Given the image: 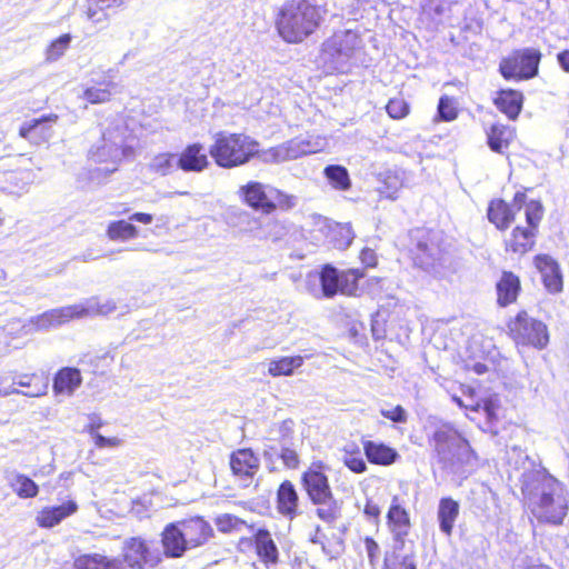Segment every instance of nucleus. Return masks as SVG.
<instances>
[{"label":"nucleus","instance_id":"a19ab883","mask_svg":"<svg viewBox=\"0 0 569 569\" xmlns=\"http://www.w3.org/2000/svg\"><path fill=\"white\" fill-rule=\"evenodd\" d=\"M71 39L69 33H64L51 41L44 51L46 62L52 63L63 57L70 47Z\"/></svg>","mask_w":569,"mask_h":569},{"label":"nucleus","instance_id":"0eeeda50","mask_svg":"<svg viewBox=\"0 0 569 569\" xmlns=\"http://www.w3.org/2000/svg\"><path fill=\"white\" fill-rule=\"evenodd\" d=\"M133 153L128 144L127 128L122 123H116L102 132L100 141L89 150V158L97 163H104V172L112 173L126 157Z\"/></svg>","mask_w":569,"mask_h":569},{"label":"nucleus","instance_id":"c03bdc74","mask_svg":"<svg viewBox=\"0 0 569 569\" xmlns=\"http://www.w3.org/2000/svg\"><path fill=\"white\" fill-rule=\"evenodd\" d=\"M363 276V272L359 269L341 271L340 293L346 296H356L358 291V280Z\"/></svg>","mask_w":569,"mask_h":569},{"label":"nucleus","instance_id":"dca6fc26","mask_svg":"<svg viewBox=\"0 0 569 569\" xmlns=\"http://www.w3.org/2000/svg\"><path fill=\"white\" fill-rule=\"evenodd\" d=\"M535 266L539 270L545 288L549 293H559L563 289L562 274L558 262L548 254H538Z\"/></svg>","mask_w":569,"mask_h":569},{"label":"nucleus","instance_id":"b1692460","mask_svg":"<svg viewBox=\"0 0 569 569\" xmlns=\"http://www.w3.org/2000/svg\"><path fill=\"white\" fill-rule=\"evenodd\" d=\"M82 382L81 373L76 368H63L54 377L53 391L56 395L72 396Z\"/></svg>","mask_w":569,"mask_h":569},{"label":"nucleus","instance_id":"aec40b11","mask_svg":"<svg viewBox=\"0 0 569 569\" xmlns=\"http://www.w3.org/2000/svg\"><path fill=\"white\" fill-rule=\"evenodd\" d=\"M303 486L312 502L326 501L332 495L327 476L319 471L310 469L303 473Z\"/></svg>","mask_w":569,"mask_h":569},{"label":"nucleus","instance_id":"603ef678","mask_svg":"<svg viewBox=\"0 0 569 569\" xmlns=\"http://www.w3.org/2000/svg\"><path fill=\"white\" fill-rule=\"evenodd\" d=\"M343 462L351 471L357 473L365 472L367 469L366 461L359 452H346Z\"/></svg>","mask_w":569,"mask_h":569},{"label":"nucleus","instance_id":"20e7f679","mask_svg":"<svg viewBox=\"0 0 569 569\" xmlns=\"http://www.w3.org/2000/svg\"><path fill=\"white\" fill-rule=\"evenodd\" d=\"M212 536L211 525L202 517H193L167 525L161 542L168 557L179 558L186 551L203 546Z\"/></svg>","mask_w":569,"mask_h":569},{"label":"nucleus","instance_id":"473e14b6","mask_svg":"<svg viewBox=\"0 0 569 569\" xmlns=\"http://www.w3.org/2000/svg\"><path fill=\"white\" fill-rule=\"evenodd\" d=\"M7 481L9 487L19 498H34L39 492L38 485L22 473L11 472L7 476Z\"/></svg>","mask_w":569,"mask_h":569},{"label":"nucleus","instance_id":"c756f323","mask_svg":"<svg viewBox=\"0 0 569 569\" xmlns=\"http://www.w3.org/2000/svg\"><path fill=\"white\" fill-rule=\"evenodd\" d=\"M388 521L395 537V543L406 540L410 528V520L407 511L398 505H392L388 511Z\"/></svg>","mask_w":569,"mask_h":569},{"label":"nucleus","instance_id":"a211bd4d","mask_svg":"<svg viewBox=\"0 0 569 569\" xmlns=\"http://www.w3.org/2000/svg\"><path fill=\"white\" fill-rule=\"evenodd\" d=\"M260 460L251 449H238L230 457L232 473L240 479H250L259 470Z\"/></svg>","mask_w":569,"mask_h":569},{"label":"nucleus","instance_id":"6e6552de","mask_svg":"<svg viewBox=\"0 0 569 569\" xmlns=\"http://www.w3.org/2000/svg\"><path fill=\"white\" fill-rule=\"evenodd\" d=\"M239 196L249 207L267 214L276 209L290 210L297 206V197L258 181H249L241 186Z\"/></svg>","mask_w":569,"mask_h":569},{"label":"nucleus","instance_id":"39448f33","mask_svg":"<svg viewBox=\"0 0 569 569\" xmlns=\"http://www.w3.org/2000/svg\"><path fill=\"white\" fill-rule=\"evenodd\" d=\"M259 151V143L243 133L219 131L213 134L209 153L217 166L234 168L250 161Z\"/></svg>","mask_w":569,"mask_h":569},{"label":"nucleus","instance_id":"e2e57ef3","mask_svg":"<svg viewBox=\"0 0 569 569\" xmlns=\"http://www.w3.org/2000/svg\"><path fill=\"white\" fill-rule=\"evenodd\" d=\"M281 459L289 468H296L299 462L297 452L291 449H283L281 452Z\"/></svg>","mask_w":569,"mask_h":569},{"label":"nucleus","instance_id":"a878e982","mask_svg":"<svg viewBox=\"0 0 569 569\" xmlns=\"http://www.w3.org/2000/svg\"><path fill=\"white\" fill-rule=\"evenodd\" d=\"M520 291V280L512 272L505 271L497 283L498 303L506 307L513 303Z\"/></svg>","mask_w":569,"mask_h":569},{"label":"nucleus","instance_id":"5fc2aeb1","mask_svg":"<svg viewBox=\"0 0 569 569\" xmlns=\"http://www.w3.org/2000/svg\"><path fill=\"white\" fill-rule=\"evenodd\" d=\"M299 139L303 143L302 149L305 156L319 152L323 150L327 144L326 140L321 137H308Z\"/></svg>","mask_w":569,"mask_h":569},{"label":"nucleus","instance_id":"4c0bfd02","mask_svg":"<svg viewBox=\"0 0 569 569\" xmlns=\"http://www.w3.org/2000/svg\"><path fill=\"white\" fill-rule=\"evenodd\" d=\"M256 545L260 557L268 562H276L278 560V549L267 530H258L256 533Z\"/></svg>","mask_w":569,"mask_h":569},{"label":"nucleus","instance_id":"37998d69","mask_svg":"<svg viewBox=\"0 0 569 569\" xmlns=\"http://www.w3.org/2000/svg\"><path fill=\"white\" fill-rule=\"evenodd\" d=\"M393 558H396V560H401V569H417L412 541L401 540L400 543H395Z\"/></svg>","mask_w":569,"mask_h":569},{"label":"nucleus","instance_id":"4468645a","mask_svg":"<svg viewBox=\"0 0 569 569\" xmlns=\"http://www.w3.org/2000/svg\"><path fill=\"white\" fill-rule=\"evenodd\" d=\"M58 120L57 114H48L39 119H32L21 124L19 136L34 144L49 141L53 136L52 123Z\"/></svg>","mask_w":569,"mask_h":569},{"label":"nucleus","instance_id":"e433bc0d","mask_svg":"<svg viewBox=\"0 0 569 569\" xmlns=\"http://www.w3.org/2000/svg\"><path fill=\"white\" fill-rule=\"evenodd\" d=\"M535 243V232L531 229L517 227L513 229L510 238L507 240V249L515 253H525L532 248Z\"/></svg>","mask_w":569,"mask_h":569},{"label":"nucleus","instance_id":"393cba45","mask_svg":"<svg viewBox=\"0 0 569 569\" xmlns=\"http://www.w3.org/2000/svg\"><path fill=\"white\" fill-rule=\"evenodd\" d=\"M363 450L368 460L375 465L389 466L399 457L396 449L371 440L363 442Z\"/></svg>","mask_w":569,"mask_h":569},{"label":"nucleus","instance_id":"774afa93","mask_svg":"<svg viewBox=\"0 0 569 569\" xmlns=\"http://www.w3.org/2000/svg\"><path fill=\"white\" fill-rule=\"evenodd\" d=\"M557 60L563 71L569 73V50H563L557 54Z\"/></svg>","mask_w":569,"mask_h":569},{"label":"nucleus","instance_id":"1a4fd4ad","mask_svg":"<svg viewBox=\"0 0 569 569\" xmlns=\"http://www.w3.org/2000/svg\"><path fill=\"white\" fill-rule=\"evenodd\" d=\"M361 49L362 40L358 32L339 30L323 42L321 57L329 68L345 72Z\"/></svg>","mask_w":569,"mask_h":569},{"label":"nucleus","instance_id":"f257e3e1","mask_svg":"<svg viewBox=\"0 0 569 569\" xmlns=\"http://www.w3.org/2000/svg\"><path fill=\"white\" fill-rule=\"evenodd\" d=\"M523 499L532 515L542 522L561 525L569 509V500L562 482L547 470L532 468L520 478Z\"/></svg>","mask_w":569,"mask_h":569},{"label":"nucleus","instance_id":"338daca9","mask_svg":"<svg viewBox=\"0 0 569 569\" xmlns=\"http://www.w3.org/2000/svg\"><path fill=\"white\" fill-rule=\"evenodd\" d=\"M363 512L367 517L377 519L380 515V509L377 503L372 502L371 500H368Z\"/></svg>","mask_w":569,"mask_h":569},{"label":"nucleus","instance_id":"3c124183","mask_svg":"<svg viewBox=\"0 0 569 569\" xmlns=\"http://www.w3.org/2000/svg\"><path fill=\"white\" fill-rule=\"evenodd\" d=\"M542 218V206L538 201H530L526 204V220L529 224L528 229L533 232Z\"/></svg>","mask_w":569,"mask_h":569},{"label":"nucleus","instance_id":"ea45409f","mask_svg":"<svg viewBox=\"0 0 569 569\" xmlns=\"http://www.w3.org/2000/svg\"><path fill=\"white\" fill-rule=\"evenodd\" d=\"M402 187V173L398 171H387L383 174L382 186L379 188V192L386 198L396 199Z\"/></svg>","mask_w":569,"mask_h":569},{"label":"nucleus","instance_id":"bf43d9fd","mask_svg":"<svg viewBox=\"0 0 569 569\" xmlns=\"http://www.w3.org/2000/svg\"><path fill=\"white\" fill-rule=\"evenodd\" d=\"M380 413L393 422H406L408 419L407 412L401 406H396L390 409H381Z\"/></svg>","mask_w":569,"mask_h":569},{"label":"nucleus","instance_id":"6ab92c4d","mask_svg":"<svg viewBox=\"0 0 569 569\" xmlns=\"http://www.w3.org/2000/svg\"><path fill=\"white\" fill-rule=\"evenodd\" d=\"M461 392H462V396L466 397L467 399H463L456 395L452 396V400L460 408H465V409L473 411V412L483 411L488 421H492L496 419L498 403L495 399L489 398V399H486L482 402H480L473 398V396H475L473 389H471L470 387H467V386H461Z\"/></svg>","mask_w":569,"mask_h":569},{"label":"nucleus","instance_id":"4d7b16f0","mask_svg":"<svg viewBox=\"0 0 569 569\" xmlns=\"http://www.w3.org/2000/svg\"><path fill=\"white\" fill-rule=\"evenodd\" d=\"M48 392V383H41L40 386H34V389L30 392H23L16 388L0 389V397H7L10 395H23L27 397H41Z\"/></svg>","mask_w":569,"mask_h":569},{"label":"nucleus","instance_id":"bb28decb","mask_svg":"<svg viewBox=\"0 0 569 569\" xmlns=\"http://www.w3.org/2000/svg\"><path fill=\"white\" fill-rule=\"evenodd\" d=\"M298 493L290 481H283L277 495L278 510L281 515L293 519L298 513Z\"/></svg>","mask_w":569,"mask_h":569},{"label":"nucleus","instance_id":"4be33fe9","mask_svg":"<svg viewBox=\"0 0 569 569\" xmlns=\"http://www.w3.org/2000/svg\"><path fill=\"white\" fill-rule=\"evenodd\" d=\"M78 510L74 501L69 500L61 506L46 507L39 511L37 523L42 528H52L59 525L63 519L73 515Z\"/></svg>","mask_w":569,"mask_h":569},{"label":"nucleus","instance_id":"864d4df0","mask_svg":"<svg viewBox=\"0 0 569 569\" xmlns=\"http://www.w3.org/2000/svg\"><path fill=\"white\" fill-rule=\"evenodd\" d=\"M216 523L220 531L228 532L238 529L244 522L234 516L224 513L217 518Z\"/></svg>","mask_w":569,"mask_h":569},{"label":"nucleus","instance_id":"8fccbe9b","mask_svg":"<svg viewBox=\"0 0 569 569\" xmlns=\"http://www.w3.org/2000/svg\"><path fill=\"white\" fill-rule=\"evenodd\" d=\"M438 113L440 118L445 121L455 120L458 114L455 100L447 96L441 97L438 104Z\"/></svg>","mask_w":569,"mask_h":569},{"label":"nucleus","instance_id":"052dcab7","mask_svg":"<svg viewBox=\"0 0 569 569\" xmlns=\"http://www.w3.org/2000/svg\"><path fill=\"white\" fill-rule=\"evenodd\" d=\"M94 446L99 449L103 448H117L122 445V440L118 437L107 438L100 433L92 437Z\"/></svg>","mask_w":569,"mask_h":569},{"label":"nucleus","instance_id":"f03ea898","mask_svg":"<svg viewBox=\"0 0 569 569\" xmlns=\"http://www.w3.org/2000/svg\"><path fill=\"white\" fill-rule=\"evenodd\" d=\"M325 13L312 0H288L277 14L276 28L286 42L300 43L319 28Z\"/></svg>","mask_w":569,"mask_h":569},{"label":"nucleus","instance_id":"7c9ffc66","mask_svg":"<svg viewBox=\"0 0 569 569\" xmlns=\"http://www.w3.org/2000/svg\"><path fill=\"white\" fill-rule=\"evenodd\" d=\"M497 108L509 119L518 117L522 107V94L516 90H501L495 99Z\"/></svg>","mask_w":569,"mask_h":569},{"label":"nucleus","instance_id":"0e129e2a","mask_svg":"<svg viewBox=\"0 0 569 569\" xmlns=\"http://www.w3.org/2000/svg\"><path fill=\"white\" fill-rule=\"evenodd\" d=\"M361 262L367 267H375L377 263V257L373 250L365 248L360 253Z\"/></svg>","mask_w":569,"mask_h":569},{"label":"nucleus","instance_id":"ddd939ff","mask_svg":"<svg viewBox=\"0 0 569 569\" xmlns=\"http://www.w3.org/2000/svg\"><path fill=\"white\" fill-rule=\"evenodd\" d=\"M150 224L153 216L144 212H134L128 220H116L108 223L106 234L109 240L114 242H126L133 240L139 236V229L131 222Z\"/></svg>","mask_w":569,"mask_h":569},{"label":"nucleus","instance_id":"79ce46f5","mask_svg":"<svg viewBox=\"0 0 569 569\" xmlns=\"http://www.w3.org/2000/svg\"><path fill=\"white\" fill-rule=\"evenodd\" d=\"M393 558H396V560H401V569H417L412 541L401 540L400 543H395Z\"/></svg>","mask_w":569,"mask_h":569},{"label":"nucleus","instance_id":"13d9d810","mask_svg":"<svg viewBox=\"0 0 569 569\" xmlns=\"http://www.w3.org/2000/svg\"><path fill=\"white\" fill-rule=\"evenodd\" d=\"M337 236L340 239L336 240V244L340 249H346L350 246L353 239V231L349 224L339 226L337 229Z\"/></svg>","mask_w":569,"mask_h":569},{"label":"nucleus","instance_id":"412c9836","mask_svg":"<svg viewBox=\"0 0 569 569\" xmlns=\"http://www.w3.org/2000/svg\"><path fill=\"white\" fill-rule=\"evenodd\" d=\"M178 168L183 171L201 172L209 166V160L201 143L188 146L179 157Z\"/></svg>","mask_w":569,"mask_h":569},{"label":"nucleus","instance_id":"f8f14e48","mask_svg":"<svg viewBox=\"0 0 569 569\" xmlns=\"http://www.w3.org/2000/svg\"><path fill=\"white\" fill-rule=\"evenodd\" d=\"M540 52L536 49L515 51L500 62V72L505 79H529L537 74Z\"/></svg>","mask_w":569,"mask_h":569},{"label":"nucleus","instance_id":"9b49d317","mask_svg":"<svg viewBox=\"0 0 569 569\" xmlns=\"http://www.w3.org/2000/svg\"><path fill=\"white\" fill-rule=\"evenodd\" d=\"M122 561L128 569L153 568L160 561L152 542L141 537L127 538L121 548Z\"/></svg>","mask_w":569,"mask_h":569},{"label":"nucleus","instance_id":"680f3d73","mask_svg":"<svg viewBox=\"0 0 569 569\" xmlns=\"http://www.w3.org/2000/svg\"><path fill=\"white\" fill-rule=\"evenodd\" d=\"M365 548L371 566H375L380 557L379 545L370 537L365 538Z\"/></svg>","mask_w":569,"mask_h":569},{"label":"nucleus","instance_id":"7ed1b4c3","mask_svg":"<svg viewBox=\"0 0 569 569\" xmlns=\"http://www.w3.org/2000/svg\"><path fill=\"white\" fill-rule=\"evenodd\" d=\"M116 309L117 303L113 299L91 297L79 303L51 309L32 317L22 326V330L24 335H30L62 326L73 319L107 316Z\"/></svg>","mask_w":569,"mask_h":569},{"label":"nucleus","instance_id":"2eb2a0df","mask_svg":"<svg viewBox=\"0 0 569 569\" xmlns=\"http://www.w3.org/2000/svg\"><path fill=\"white\" fill-rule=\"evenodd\" d=\"M340 276L341 272L337 268L326 264L319 274H308V284L311 282L316 284L318 281L321 283L320 289L316 287L309 288L310 292L317 298L321 296L326 298L335 297L340 292Z\"/></svg>","mask_w":569,"mask_h":569},{"label":"nucleus","instance_id":"f704fd0d","mask_svg":"<svg viewBox=\"0 0 569 569\" xmlns=\"http://www.w3.org/2000/svg\"><path fill=\"white\" fill-rule=\"evenodd\" d=\"M488 218L498 229H507L515 218V211L503 200H492L488 209Z\"/></svg>","mask_w":569,"mask_h":569},{"label":"nucleus","instance_id":"5701e85b","mask_svg":"<svg viewBox=\"0 0 569 569\" xmlns=\"http://www.w3.org/2000/svg\"><path fill=\"white\" fill-rule=\"evenodd\" d=\"M117 83L111 79L96 81L91 86L83 89L81 98L91 104H100L109 102L114 94Z\"/></svg>","mask_w":569,"mask_h":569},{"label":"nucleus","instance_id":"6e6d98bb","mask_svg":"<svg viewBox=\"0 0 569 569\" xmlns=\"http://www.w3.org/2000/svg\"><path fill=\"white\" fill-rule=\"evenodd\" d=\"M288 233V228L284 222L279 220H271L266 227V234L272 240H280Z\"/></svg>","mask_w":569,"mask_h":569},{"label":"nucleus","instance_id":"f3484780","mask_svg":"<svg viewBox=\"0 0 569 569\" xmlns=\"http://www.w3.org/2000/svg\"><path fill=\"white\" fill-rule=\"evenodd\" d=\"M417 253L415 260L421 268L428 269L440 258L441 249L438 234L429 231H418Z\"/></svg>","mask_w":569,"mask_h":569},{"label":"nucleus","instance_id":"09e8293b","mask_svg":"<svg viewBox=\"0 0 569 569\" xmlns=\"http://www.w3.org/2000/svg\"><path fill=\"white\" fill-rule=\"evenodd\" d=\"M409 104L407 101L402 98H392L389 100L388 104L386 106V110L388 114L392 119H402L408 116L409 113Z\"/></svg>","mask_w":569,"mask_h":569},{"label":"nucleus","instance_id":"cd10ccee","mask_svg":"<svg viewBox=\"0 0 569 569\" xmlns=\"http://www.w3.org/2000/svg\"><path fill=\"white\" fill-rule=\"evenodd\" d=\"M302 141L299 138L290 140L278 147L271 148L264 153V160L284 162L305 156Z\"/></svg>","mask_w":569,"mask_h":569},{"label":"nucleus","instance_id":"423d86ee","mask_svg":"<svg viewBox=\"0 0 569 569\" xmlns=\"http://www.w3.org/2000/svg\"><path fill=\"white\" fill-rule=\"evenodd\" d=\"M431 443L438 462L450 472H459L472 459V450L468 441L449 425H442L435 430Z\"/></svg>","mask_w":569,"mask_h":569},{"label":"nucleus","instance_id":"72a5a7b5","mask_svg":"<svg viewBox=\"0 0 569 569\" xmlns=\"http://www.w3.org/2000/svg\"><path fill=\"white\" fill-rule=\"evenodd\" d=\"M459 515V505L451 498H443L439 502L438 520L440 529L447 536H450L453 529L455 521Z\"/></svg>","mask_w":569,"mask_h":569},{"label":"nucleus","instance_id":"a18cd8bd","mask_svg":"<svg viewBox=\"0 0 569 569\" xmlns=\"http://www.w3.org/2000/svg\"><path fill=\"white\" fill-rule=\"evenodd\" d=\"M325 174L333 188L339 190H347L350 188L349 174L345 167L328 166L325 169Z\"/></svg>","mask_w":569,"mask_h":569},{"label":"nucleus","instance_id":"49530a36","mask_svg":"<svg viewBox=\"0 0 569 569\" xmlns=\"http://www.w3.org/2000/svg\"><path fill=\"white\" fill-rule=\"evenodd\" d=\"M313 503L317 506L316 513L322 521L331 523L338 519L340 509L333 496L326 498V501Z\"/></svg>","mask_w":569,"mask_h":569},{"label":"nucleus","instance_id":"de8ad7c7","mask_svg":"<svg viewBox=\"0 0 569 569\" xmlns=\"http://www.w3.org/2000/svg\"><path fill=\"white\" fill-rule=\"evenodd\" d=\"M109 8L104 6L102 0H88L86 17L94 24L106 23L109 18L106 10Z\"/></svg>","mask_w":569,"mask_h":569},{"label":"nucleus","instance_id":"2f4dec72","mask_svg":"<svg viewBox=\"0 0 569 569\" xmlns=\"http://www.w3.org/2000/svg\"><path fill=\"white\" fill-rule=\"evenodd\" d=\"M487 137L490 149L502 153L515 139V129L510 126L497 123L490 128Z\"/></svg>","mask_w":569,"mask_h":569},{"label":"nucleus","instance_id":"69168bd1","mask_svg":"<svg viewBox=\"0 0 569 569\" xmlns=\"http://www.w3.org/2000/svg\"><path fill=\"white\" fill-rule=\"evenodd\" d=\"M89 420H90V422L86 427V430L91 435V437H93L94 435H98L97 431H98V429H100L102 427L103 422L100 419V417H98L96 415L90 416Z\"/></svg>","mask_w":569,"mask_h":569},{"label":"nucleus","instance_id":"9d476101","mask_svg":"<svg viewBox=\"0 0 569 569\" xmlns=\"http://www.w3.org/2000/svg\"><path fill=\"white\" fill-rule=\"evenodd\" d=\"M512 340L518 346H529L543 349L549 342V332L546 323L530 317L526 311H520L508 323Z\"/></svg>","mask_w":569,"mask_h":569},{"label":"nucleus","instance_id":"58836bf2","mask_svg":"<svg viewBox=\"0 0 569 569\" xmlns=\"http://www.w3.org/2000/svg\"><path fill=\"white\" fill-rule=\"evenodd\" d=\"M178 168L177 156L164 152L154 156L149 162V169L161 176H167Z\"/></svg>","mask_w":569,"mask_h":569},{"label":"nucleus","instance_id":"c85d7f7f","mask_svg":"<svg viewBox=\"0 0 569 569\" xmlns=\"http://www.w3.org/2000/svg\"><path fill=\"white\" fill-rule=\"evenodd\" d=\"M77 569H127L123 561L103 555H84L74 560Z\"/></svg>","mask_w":569,"mask_h":569},{"label":"nucleus","instance_id":"c9c22d12","mask_svg":"<svg viewBox=\"0 0 569 569\" xmlns=\"http://www.w3.org/2000/svg\"><path fill=\"white\" fill-rule=\"evenodd\" d=\"M303 357H281L272 359L268 363V373L276 378L281 376H292L295 370L299 369L303 365Z\"/></svg>","mask_w":569,"mask_h":569}]
</instances>
